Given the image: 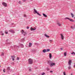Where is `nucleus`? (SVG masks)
Returning <instances> with one entry per match:
<instances>
[{
  "label": "nucleus",
  "mask_w": 75,
  "mask_h": 75,
  "mask_svg": "<svg viewBox=\"0 0 75 75\" xmlns=\"http://www.w3.org/2000/svg\"><path fill=\"white\" fill-rule=\"evenodd\" d=\"M34 14H35L36 13L37 14H38V15L39 16H41V15L40 14V13H38V12H37V10H36L35 9H34Z\"/></svg>",
  "instance_id": "obj_1"
},
{
  "label": "nucleus",
  "mask_w": 75,
  "mask_h": 75,
  "mask_svg": "<svg viewBox=\"0 0 75 75\" xmlns=\"http://www.w3.org/2000/svg\"><path fill=\"white\" fill-rule=\"evenodd\" d=\"M28 63L29 64H33V60L31 59H29L28 60Z\"/></svg>",
  "instance_id": "obj_2"
},
{
  "label": "nucleus",
  "mask_w": 75,
  "mask_h": 75,
  "mask_svg": "<svg viewBox=\"0 0 75 75\" xmlns=\"http://www.w3.org/2000/svg\"><path fill=\"white\" fill-rule=\"evenodd\" d=\"M67 19H68V20H69V21H71V22H73L74 21V20H73L71 19H70V18H69L67 17H66L64 18V20H67Z\"/></svg>",
  "instance_id": "obj_3"
},
{
  "label": "nucleus",
  "mask_w": 75,
  "mask_h": 75,
  "mask_svg": "<svg viewBox=\"0 0 75 75\" xmlns=\"http://www.w3.org/2000/svg\"><path fill=\"white\" fill-rule=\"evenodd\" d=\"M2 5H3L4 6V7H7V4L6 3L3 2L2 3Z\"/></svg>",
  "instance_id": "obj_4"
},
{
  "label": "nucleus",
  "mask_w": 75,
  "mask_h": 75,
  "mask_svg": "<svg viewBox=\"0 0 75 75\" xmlns=\"http://www.w3.org/2000/svg\"><path fill=\"white\" fill-rule=\"evenodd\" d=\"M55 63H53L52 62V64H51L50 66L51 67H52V66H55Z\"/></svg>",
  "instance_id": "obj_5"
},
{
  "label": "nucleus",
  "mask_w": 75,
  "mask_h": 75,
  "mask_svg": "<svg viewBox=\"0 0 75 75\" xmlns=\"http://www.w3.org/2000/svg\"><path fill=\"white\" fill-rule=\"evenodd\" d=\"M61 35V38L62 40H64V35H62V34H60Z\"/></svg>",
  "instance_id": "obj_6"
},
{
  "label": "nucleus",
  "mask_w": 75,
  "mask_h": 75,
  "mask_svg": "<svg viewBox=\"0 0 75 75\" xmlns=\"http://www.w3.org/2000/svg\"><path fill=\"white\" fill-rule=\"evenodd\" d=\"M71 63H72V61L71 60H70L68 62V65L69 66H71Z\"/></svg>",
  "instance_id": "obj_7"
},
{
  "label": "nucleus",
  "mask_w": 75,
  "mask_h": 75,
  "mask_svg": "<svg viewBox=\"0 0 75 75\" xmlns=\"http://www.w3.org/2000/svg\"><path fill=\"white\" fill-rule=\"evenodd\" d=\"M30 29L31 31H34V30H36V28H30Z\"/></svg>",
  "instance_id": "obj_8"
},
{
  "label": "nucleus",
  "mask_w": 75,
  "mask_h": 75,
  "mask_svg": "<svg viewBox=\"0 0 75 75\" xmlns=\"http://www.w3.org/2000/svg\"><path fill=\"white\" fill-rule=\"evenodd\" d=\"M57 24L58 26H59V27H61L62 25L61 23L60 22H58L57 23Z\"/></svg>",
  "instance_id": "obj_9"
},
{
  "label": "nucleus",
  "mask_w": 75,
  "mask_h": 75,
  "mask_svg": "<svg viewBox=\"0 0 75 75\" xmlns=\"http://www.w3.org/2000/svg\"><path fill=\"white\" fill-rule=\"evenodd\" d=\"M52 62L51 61H49L48 62V64L49 65H51V64H52Z\"/></svg>",
  "instance_id": "obj_10"
},
{
  "label": "nucleus",
  "mask_w": 75,
  "mask_h": 75,
  "mask_svg": "<svg viewBox=\"0 0 75 75\" xmlns=\"http://www.w3.org/2000/svg\"><path fill=\"white\" fill-rule=\"evenodd\" d=\"M44 35L45 36V37H47V38H50V36H48L46 34H44Z\"/></svg>",
  "instance_id": "obj_11"
},
{
  "label": "nucleus",
  "mask_w": 75,
  "mask_h": 75,
  "mask_svg": "<svg viewBox=\"0 0 75 75\" xmlns=\"http://www.w3.org/2000/svg\"><path fill=\"white\" fill-rule=\"evenodd\" d=\"M49 58L50 59H51V58H52V54H51V53L49 54Z\"/></svg>",
  "instance_id": "obj_12"
},
{
  "label": "nucleus",
  "mask_w": 75,
  "mask_h": 75,
  "mask_svg": "<svg viewBox=\"0 0 75 75\" xmlns=\"http://www.w3.org/2000/svg\"><path fill=\"white\" fill-rule=\"evenodd\" d=\"M9 31L12 33H14V31L13 30H11Z\"/></svg>",
  "instance_id": "obj_13"
},
{
  "label": "nucleus",
  "mask_w": 75,
  "mask_h": 75,
  "mask_svg": "<svg viewBox=\"0 0 75 75\" xmlns=\"http://www.w3.org/2000/svg\"><path fill=\"white\" fill-rule=\"evenodd\" d=\"M42 14L45 17H47V16L44 13H42Z\"/></svg>",
  "instance_id": "obj_14"
},
{
  "label": "nucleus",
  "mask_w": 75,
  "mask_h": 75,
  "mask_svg": "<svg viewBox=\"0 0 75 75\" xmlns=\"http://www.w3.org/2000/svg\"><path fill=\"white\" fill-rule=\"evenodd\" d=\"M10 67H8L6 69V70L7 71H10Z\"/></svg>",
  "instance_id": "obj_15"
},
{
  "label": "nucleus",
  "mask_w": 75,
  "mask_h": 75,
  "mask_svg": "<svg viewBox=\"0 0 75 75\" xmlns=\"http://www.w3.org/2000/svg\"><path fill=\"white\" fill-rule=\"evenodd\" d=\"M32 45V43H29V47H31Z\"/></svg>",
  "instance_id": "obj_16"
},
{
  "label": "nucleus",
  "mask_w": 75,
  "mask_h": 75,
  "mask_svg": "<svg viewBox=\"0 0 75 75\" xmlns=\"http://www.w3.org/2000/svg\"><path fill=\"white\" fill-rule=\"evenodd\" d=\"M42 52L45 53V52H47V50L46 49L43 50L42 51Z\"/></svg>",
  "instance_id": "obj_17"
},
{
  "label": "nucleus",
  "mask_w": 75,
  "mask_h": 75,
  "mask_svg": "<svg viewBox=\"0 0 75 75\" xmlns=\"http://www.w3.org/2000/svg\"><path fill=\"white\" fill-rule=\"evenodd\" d=\"M15 48H19V46H17L16 45H15L14 46Z\"/></svg>",
  "instance_id": "obj_18"
},
{
  "label": "nucleus",
  "mask_w": 75,
  "mask_h": 75,
  "mask_svg": "<svg viewBox=\"0 0 75 75\" xmlns=\"http://www.w3.org/2000/svg\"><path fill=\"white\" fill-rule=\"evenodd\" d=\"M11 57L12 58V59H13L16 58V57L15 56H11Z\"/></svg>",
  "instance_id": "obj_19"
},
{
  "label": "nucleus",
  "mask_w": 75,
  "mask_h": 75,
  "mask_svg": "<svg viewBox=\"0 0 75 75\" xmlns=\"http://www.w3.org/2000/svg\"><path fill=\"white\" fill-rule=\"evenodd\" d=\"M20 45L21 47V48H24V45H23V44H21Z\"/></svg>",
  "instance_id": "obj_20"
},
{
  "label": "nucleus",
  "mask_w": 75,
  "mask_h": 75,
  "mask_svg": "<svg viewBox=\"0 0 75 75\" xmlns=\"http://www.w3.org/2000/svg\"><path fill=\"white\" fill-rule=\"evenodd\" d=\"M64 55L65 57H66V56H67V52H65L64 53Z\"/></svg>",
  "instance_id": "obj_21"
},
{
  "label": "nucleus",
  "mask_w": 75,
  "mask_h": 75,
  "mask_svg": "<svg viewBox=\"0 0 75 75\" xmlns=\"http://www.w3.org/2000/svg\"><path fill=\"white\" fill-rule=\"evenodd\" d=\"M50 51V49H47L46 50V52H49V51Z\"/></svg>",
  "instance_id": "obj_22"
},
{
  "label": "nucleus",
  "mask_w": 75,
  "mask_h": 75,
  "mask_svg": "<svg viewBox=\"0 0 75 75\" xmlns=\"http://www.w3.org/2000/svg\"><path fill=\"white\" fill-rule=\"evenodd\" d=\"M71 15L72 16V18H73V17H74V14H73L72 13H71Z\"/></svg>",
  "instance_id": "obj_23"
},
{
  "label": "nucleus",
  "mask_w": 75,
  "mask_h": 75,
  "mask_svg": "<svg viewBox=\"0 0 75 75\" xmlns=\"http://www.w3.org/2000/svg\"><path fill=\"white\" fill-rule=\"evenodd\" d=\"M68 69H71V66H69L68 67Z\"/></svg>",
  "instance_id": "obj_24"
},
{
  "label": "nucleus",
  "mask_w": 75,
  "mask_h": 75,
  "mask_svg": "<svg viewBox=\"0 0 75 75\" xmlns=\"http://www.w3.org/2000/svg\"><path fill=\"white\" fill-rule=\"evenodd\" d=\"M5 33L6 34H8V32L6 30H5Z\"/></svg>",
  "instance_id": "obj_25"
},
{
  "label": "nucleus",
  "mask_w": 75,
  "mask_h": 75,
  "mask_svg": "<svg viewBox=\"0 0 75 75\" xmlns=\"http://www.w3.org/2000/svg\"><path fill=\"white\" fill-rule=\"evenodd\" d=\"M23 33H24V34H23V35H24V36L25 35H27V33L26 32H25Z\"/></svg>",
  "instance_id": "obj_26"
},
{
  "label": "nucleus",
  "mask_w": 75,
  "mask_h": 75,
  "mask_svg": "<svg viewBox=\"0 0 75 75\" xmlns=\"http://www.w3.org/2000/svg\"><path fill=\"white\" fill-rule=\"evenodd\" d=\"M71 54L72 55H73V54H74V55H75V53L74 52H73L72 53H71Z\"/></svg>",
  "instance_id": "obj_27"
},
{
  "label": "nucleus",
  "mask_w": 75,
  "mask_h": 75,
  "mask_svg": "<svg viewBox=\"0 0 75 75\" xmlns=\"http://www.w3.org/2000/svg\"><path fill=\"white\" fill-rule=\"evenodd\" d=\"M18 4H21V1H19L18 2Z\"/></svg>",
  "instance_id": "obj_28"
},
{
  "label": "nucleus",
  "mask_w": 75,
  "mask_h": 75,
  "mask_svg": "<svg viewBox=\"0 0 75 75\" xmlns=\"http://www.w3.org/2000/svg\"><path fill=\"white\" fill-rule=\"evenodd\" d=\"M24 32H25L24 31V30H22V34H23V33H24Z\"/></svg>",
  "instance_id": "obj_29"
},
{
  "label": "nucleus",
  "mask_w": 75,
  "mask_h": 75,
  "mask_svg": "<svg viewBox=\"0 0 75 75\" xmlns=\"http://www.w3.org/2000/svg\"><path fill=\"white\" fill-rule=\"evenodd\" d=\"M45 73L43 72L42 73V75H45Z\"/></svg>",
  "instance_id": "obj_30"
},
{
  "label": "nucleus",
  "mask_w": 75,
  "mask_h": 75,
  "mask_svg": "<svg viewBox=\"0 0 75 75\" xmlns=\"http://www.w3.org/2000/svg\"><path fill=\"white\" fill-rule=\"evenodd\" d=\"M27 17V16H26V15L24 14V17Z\"/></svg>",
  "instance_id": "obj_31"
},
{
  "label": "nucleus",
  "mask_w": 75,
  "mask_h": 75,
  "mask_svg": "<svg viewBox=\"0 0 75 75\" xmlns=\"http://www.w3.org/2000/svg\"><path fill=\"white\" fill-rule=\"evenodd\" d=\"M46 70H47V71H49V70H50V69L47 68Z\"/></svg>",
  "instance_id": "obj_32"
},
{
  "label": "nucleus",
  "mask_w": 75,
  "mask_h": 75,
  "mask_svg": "<svg viewBox=\"0 0 75 75\" xmlns=\"http://www.w3.org/2000/svg\"><path fill=\"white\" fill-rule=\"evenodd\" d=\"M63 74L64 75H66V74H65V72H63Z\"/></svg>",
  "instance_id": "obj_33"
},
{
  "label": "nucleus",
  "mask_w": 75,
  "mask_h": 75,
  "mask_svg": "<svg viewBox=\"0 0 75 75\" xmlns=\"http://www.w3.org/2000/svg\"><path fill=\"white\" fill-rule=\"evenodd\" d=\"M50 42H52V40H49Z\"/></svg>",
  "instance_id": "obj_34"
},
{
  "label": "nucleus",
  "mask_w": 75,
  "mask_h": 75,
  "mask_svg": "<svg viewBox=\"0 0 75 75\" xmlns=\"http://www.w3.org/2000/svg\"><path fill=\"white\" fill-rule=\"evenodd\" d=\"M4 55V53H2V54H1V56H3Z\"/></svg>",
  "instance_id": "obj_35"
},
{
  "label": "nucleus",
  "mask_w": 75,
  "mask_h": 75,
  "mask_svg": "<svg viewBox=\"0 0 75 75\" xmlns=\"http://www.w3.org/2000/svg\"><path fill=\"white\" fill-rule=\"evenodd\" d=\"M19 57H17V59H16V60H19Z\"/></svg>",
  "instance_id": "obj_36"
},
{
  "label": "nucleus",
  "mask_w": 75,
  "mask_h": 75,
  "mask_svg": "<svg viewBox=\"0 0 75 75\" xmlns=\"http://www.w3.org/2000/svg\"><path fill=\"white\" fill-rule=\"evenodd\" d=\"M71 28H72V29H73V30H74V28L72 27V26H71Z\"/></svg>",
  "instance_id": "obj_37"
},
{
  "label": "nucleus",
  "mask_w": 75,
  "mask_h": 75,
  "mask_svg": "<svg viewBox=\"0 0 75 75\" xmlns=\"http://www.w3.org/2000/svg\"><path fill=\"white\" fill-rule=\"evenodd\" d=\"M3 71H4V72H5V69H4L3 70Z\"/></svg>",
  "instance_id": "obj_38"
},
{
  "label": "nucleus",
  "mask_w": 75,
  "mask_h": 75,
  "mask_svg": "<svg viewBox=\"0 0 75 75\" xmlns=\"http://www.w3.org/2000/svg\"><path fill=\"white\" fill-rule=\"evenodd\" d=\"M50 73H52L53 72V71H50Z\"/></svg>",
  "instance_id": "obj_39"
},
{
  "label": "nucleus",
  "mask_w": 75,
  "mask_h": 75,
  "mask_svg": "<svg viewBox=\"0 0 75 75\" xmlns=\"http://www.w3.org/2000/svg\"><path fill=\"white\" fill-rule=\"evenodd\" d=\"M29 71H31V69H29Z\"/></svg>",
  "instance_id": "obj_40"
},
{
  "label": "nucleus",
  "mask_w": 75,
  "mask_h": 75,
  "mask_svg": "<svg viewBox=\"0 0 75 75\" xmlns=\"http://www.w3.org/2000/svg\"><path fill=\"white\" fill-rule=\"evenodd\" d=\"M27 29H28L29 28V27L28 26L27 28Z\"/></svg>",
  "instance_id": "obj_41"
},
{
  "label": "nucleus",
  "mask_w": 75,
  "mask_h": 75,
  "mask_svg": "<svg viewBox=\"0 0 75 75\" xmlns=\"http://www.w3.org/2000/svg\"><path fill=\"white\" fill-rule=\"evenodd\" d=\"M25 0H23V2H25Z\"/></svg>",
  "instance_id": "obj_42"
},
{
  "label": "nucleus",
  "mask_w": 75,
  "mask_h": 75,
  "mask_svg": "<svg viewBox=\"0 0 75 75\" xmlns=\"http://www.w3.org/2000/svg\"><path fill=\"white\" fill-rule=\"evenodd\" d=\"M1 35H4V33H2V34H1Z\"/></svg>",
  "instance_id": "obj_43"
},
{
  "label": "nucleus",
  "mask_w": 75,
  "mask_h": 75,
  "mask_svg": "<svg viewBox=\"0 0 75 75\" xmlns=\"http://www.w3.org/2000/svg\"><path fill=\"white\" fill-rule=\"evenodd\" d=\"M62 49H63V48H61V50H62Z\"/></svg>",
  "instance_id": "obj_44"
},
{
  "label": "nucleus",
  "mask_w": 75,
  "mask_h": 75,
  "mask_svg": "<svg viewBox=\"0 0 75 75\" xmlns=\"http://www.w3.org/2000/svg\"><path fill=\"white\" fill-rule=\"evenodd\" d=\"M13 61H14V59H12Z\"/></svg>",
  "instance_id": "obj_45"
},
{
  "label": "nucleus",
  "mask_w": 75,
  "mask_h": 75,
  "mask_svg": "<svg viewBox=\"0 0 75 75\" xmlns=\"http://www.w3.org/2000/svg\"><path fill=\"white\" fill-rule=\"evenodd\" d=\"M0 33H3V31H1L0 32Z\"/></svg>",
  "instance_id": "obj_46"
},
{
  "label": "nucleus",
  "mask_w": 75,
  "mask_h": 75,
  "mask_svg": "<svg viewBox=\"0 0 75 75\" xmlns=\"http://www.w3.org/2000/svg\"><path fill=\"white\" fill-rule=\"evenodd\" d=\"M24 40V39H23L21 40Z\"/></svg>",
  "instance_id": "obj_47"
},
{
  "label": "nucleus",
  "mask_w": 75,
  "mask_h": 75,
  "mask_svg": "<svg viewBox=\"0 0 75 75\" xmlns=\"http://www.w3.org/2000/svg\"><path fill=\"white\" fill-rule=\"evenodd\" d=\"M8 39H7V40H6V41H8Z\"/></svg>",
  "instance_id": "obj_48"
},
{
  "label": "nucleus",
  "mask_w": 75,
  "mask_h": 75,
  "mask_svg": "<svg viewBox=\"0 0 75 75\" xmlns=\"http://www.w3.org/2000/svg\"><path fill=\"white\" fill-rule=\"evenodd\" d=\"M11 43V42H9V43H8V44H10Z\"/></svg>",
  "instance_id": "obj_49"
},
{
  "label": "nucleus",
  "mask_w": 75,
  "mask_h": 75,
  "mask_svg": "<svg viewBox=\"0 0 75 75\" xmlns=\"http://www.w3.org/2000/svg\"><path fill=\"white\" fill-rule=\"evenodd\" d=\"M74 67H75V65H74Z\"/></svg>",
  "instance_id": "obj_50"
},
{
  "label": "nucleus",
  "mask_w": 75,
  "mask_h": 75,
  "mask_svg": "<svg viewBox=\"0 0 75 75\" xmlns=\"http://www.w3.org/2000/svg\"><path fill=\"white\" fill-rule=\"evenodd\" d=\"M0 67H1V66H0Z\"/></svg>",
  "instance_id": "obj_51"
}]
</instances>
